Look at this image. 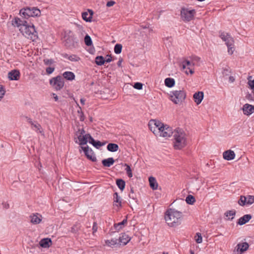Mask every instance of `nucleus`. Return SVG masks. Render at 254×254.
I'll return each mask as SVG.
<instances>
[{"label": "nucleus", "mask_w": 254, "mask_h": 254, "mask_svg": "<svg viewBox=\"0 0 254 254\" xmlns=\"http://www.w3.org/2000/svg\"><path fill=\"white\" fill-rule=\"evenodd\" d=\"M166 223L171 227H176L181 224L183 213L174 208H169L165 213Z\"/></svg>", "instance_id": "nucleus-2"}, {"label": "nucleus", "mask_w": 254, "mask_h": 254, "mask_svg": "<svg viewBox=\"0 0 254 254\" xmlns=\"http://www.w3.org/2000/svg\"><path fill=\"white\" fill-rule=\"evenodd\" d=\"M175 81L174 79L172 78H167L165 79V85L169 88H171L175 85Z\"/></svg>", "instance_id": "nucleus-32"}, {"label": "nucleus", "mask_w": 254, "mask_h": 254, "mask_svg": "<svg viewBox=\"0 0 254 254\" xmlns=\"http://www.w3.org/2000/svg\"><path fill=\"white\" fill-rule=\"evenodd\" d=\"M127 223V216L122 222L115 223L114 225L115 229L117 231H120L124 226L125 224Z\"/></svg>", "instance_id": "nucleus-29"}, {"label": "nucleus", "mask_w": 254, "mask_h": 254, "mask_svg": "<svg viewBox=\"0 0 254 254\" xmlns=\"http://www.w3.org/2000/svg\"><path fill=\"white\" fill-rule=\"evenodd\" d=\"M252 218L251 214H246L239 218V225H242L248 222Z\"/></svg>", "instance_id": "nucleus-24"}, {"label": "nucleus", "mask_w": 254, "mask_h": 254, "mask_svg": "<svg viewBox=\"0 0 254 254\" xmlns=\"http://www.w3.org/2000/svg\"><path fill=\"white\" fill-rule=\"evenodd\" d=\"M50 84L56 91L61 90L64 85V80L63 76L58 75L52 78L49 81Z\"/></svg>", "instance_id": "nucleus-5"}, {"label": "nucleus", "mask_w": 254, "mask_h": 254, "mask_svg": "<svg viewBox=\"0 0 254 254\" xmlns=\"http://www.w3.org/2000/svg\"><path fill=\"white\" fill-rule=\"evenodd\" d=\"M64 57L67 58L69 60L72 62H78L80 60V58L75 55H72L69 56H68L67 55H66Z\"/></svg>", "instance_id": "nucleus-38"}, {"label": "nucleus", "mask_w": 254, "mask_h": 254, "mask_svg": "<svg viewBox=\"0 0 254 254\" xmlns=\"http://www.w3.org/2000/svg\"><path fill=\"white\" fill-rule=\"evenodd\" d=\"M115 162V160L112 157L108 158L107 159H103L102 161V164L104 167H110Z\"/></svg>", "instance_id": "nucleus-25"}, {"label": "nucleus", "mask_w": 254, "mask_h": 254, "mask_svg": "<svg viewBox=\"0 0 254 254\" xmlns=\"http://www.w3.org/2000/svg\"><path fill=\"white\" fill-rule=\"evenodd\" d=\"M13 25L21 27L19 29L21 33L25 37L34 41L38 38V34L33 23L22 20L19 17H15L12 21Z\"/></svg>", "instance_id": "nucleus-1"}, {"label": "nucleus", "mask_w": 254, "mask_h": 254, "mask_svg": "<svg viewBox=\"0 0 254 254\" xmlns=\"http://www.w3.org/2000/svg\"><path fill=\"white\" fill-rule=\"evenodd\" d=\"M229 82L231 83L233 82L235 80V78H234L233 76H230L229 77Z\"/></svg>", "instance_id": "nucleus-64"}, {"label": "nucleus", "mask_w": 254, "mask_h": 254, "mask_svg": "<svg viewBox=\"0 0 254 254\" xmlns=\"http://www.w3.org/2000/svg\"><path fill=\"white\" fill-rule=\"evenodd\" d=\"M77 106L79 107V108L80 110V120L81 121H83L84 120L83 113L81 111V108L79 106L78 104H77ZM78 113H80V111H78Z\"/></svg>", "instance_id": "nucleus-51"}, {"label": "nucleus", "mask_w": 254, "mask_h": 254, "mask_svg": "<svg viewBox=\"0 0 254 254\" xmlns=\"http://www.w3.org/2000/svg\"><path fill=\"white\" fill-rule=\"evenodd\" d=\"M170 97L171 100L177 104L185 99L186 94L184 90H175L171 92Z\"/></svg>", "instance_id": "nucleus-6"}, {"label": "nucleus", "mask_w": 254, "mask_h": 254, "mask_svg": "<svg viewBox=\"0 0 254 254\" xmlns=\"http://www.w3.org/2000/svg\"><path fill=\"white\" fill-rule=\"evenodd\" d=\"M52 96H53V97L54 99H55V100L56 101H57L58 100V99H59V98H58V96H57V95L56 94H55V93H53V94H52Z\"/></svg>", "instance_id": "nucleus-61"}, {"label": "nucleus", "mask_w": 254, "mask_h": 254, "mask_svg": "<svg viewBox=\"0 0 254 254\" xmlns=\"http://www.w3.org/2000/svg\"><path fill=\"white\" fill-rule=\"evenodd\" d=\"M31 222L33 224H39L42 221V215L38 213H33L30 216Z\"/></svg>", "instance_id": "nucleus-18"}, {"label": "nucleus", "mask_w": 254, "mask_h": 254, "mask_svg": "<svg viewBox=\"0 0 254 254\" xmlns=\"http://www.w3.org/2000/svg\"><path fill=\"white\" fill-rule=\"evenodd\" d=\"M131 237L125 233H122L118 240L119 244L125 246L130 240Z\"/></svg>", "instance_id": "nucleus-14"}, {"label": "nucleus", "mask_w": 254, "mask_h": 254, "mask_svg": "<svg viewBox=\"0 0 254 254\" xmlns=\"http://www.w3.org/2000/svg\"><path fill=\"white\" fill-rule=\"evenodd\" d=\"M64 45L70 49L75 48L78 45V40L74 35H69L65 40Z\"/></svg>", "instance_id": "nucleus-10"}, {"label": "nucleus", "mask_w": 254, "mask_h": 254, "mask_svg": "<svg viewBox=\"0 0 254 254\" xmlns=\"http://www.w3.org/2000/svg\"><path fill=\"white\" fill-rule=\"evenodd\" d=\"M165 125H164L163 123L160 122L159 121H157L155 120H151L149 123H148V126H155L154 128H156V129L157 130V132L160 131V129L162 128L160 127H163Z\"/></svg>", "instance_id": "nucleus-19"}, {"label": "nucleus", "mask_w": 254, "mask_h": 254, "mask_svg": "<svg viewBox=\"0 0 254 254\" xmlns=\"http://www.w3.org/2000/svg\"><path fill=\"white\" fill-rule=\"evenodd\" d=\"M253 203H254V196L253 195H248V196L241 195L239 198V205L241 206L250 205Z\"/></svg>", "instance_id": "nucleus-11"}, {"label": "nucleus", "mask_w": 254, "mask_h": 254, "mask_svg": "<svg viewBox=\"0 0 254 254\" xmlns=\"http://www.w3.org/2000/svg\"><path fill=\"white\" fill-rule=\"evenodd\" d=\"M26 119H27V122L29 123L31 125V126H32L33 125H34V123H35V122H33L32 119H30V118H29L28 117H26Z\"/></svg>", "instance_id": "nucleus-58"}, {"label": "nucleus", "mask_w": 254, "mask_h": 254, "mask_svg": "<svg viewBox=\"0 0 254 254\" xmlns=\"http://www.w3.org/2000/svg\"><path fill=\"white\" fill-rule=\"evenodd\" d=\"M116 184L118 188L121 190H123L125 189L126 183L123 179H119L116 180Z\"/></svg>", "instance_id": "nucleus-34"}, {"label": "nucleus", "mask_w": 254, "mask_h": 254, "mask_svg": "<svg viewBox=\"0 0 254 254\" xmlns=\"http://www.w3.org/2000/svg\"><path fill=\"white\" fill-rule=\"evenodd\" d=\"M223 157L225 160H231L234 159L235 157V153L233 151L228 150L223 152Z\"/></svg>", "instance_id": "nucleus-21"}, {"label": "nucleus", "mask_w": 254, "mask_h": 254, "mask_svg": "<svg viewBox=\"0 0 254 254\" xmlns=\"http://www.w3.org/2000/svg\"><path fill=\"white\" fill-rule=\"evenodd\" d=\"M125 166H126V171L127 176L129 178L132 177V174L131 169L130 166L127 164H125Z\"/></svg>", "instance_id": "nucleus-44"}, {"label": "nucleus", "mask_w": 254, "mask_h": 254, "mask_svg": "<svg viewBox=\"0 0 254 254\" xmlns=\"http://www.w3.org/2000/svg\"><path fill=\"white\" fill-rule=\"evenodd\" d=\"M98 229L97 227V224L96 222H94L93 223V227H92V230H93V233L94 234L96 232H97Z\"/></svg>", "instance_id": "nucleus-55"}, {"label": "nucleus", "mask_w": 254, "mask_h": 254, "mask_svg": "<svg viewBox=\"0 0 254 254\" xmlns=\"http://www.w3.org/2000/svg\"><path fill=\"white\" fill-rule=\"evenodd\" d=\"M80 227V224L76 223L71 228V232L73 233H77L79 230Z\"/></svg>", "instance_id": "nucleus-40"}, {"label": "nucleus", "mask_w": 254, "mask_h": 254, "mask_svg": "<svg viewBox=\"0 0 254 254\" xmlns=\"http://www.w3.org/2000/svg\"><path fill=\"white\" fill-rule=\"evenodd\" d=\"M195 11L194 9L189 10L187 8H182L181 11V16L182 19L185 21L189 22L194 17Z\"/></svg>", "instance_id": "nucleus-8"}, {"label": "nucleus", "mask_w": 254, "mask_h": 254, "mask_svg": "<svg viewBox=\"0 0 254 254\" xmlns=\"http://www.w3.org/2000/svg\"><path fill=\"white\" fill-rule=\"evenodd\" d=\"M234 253V254H238V244H237L235 247Z\"/></svg>", "instance_id": "nucleus-60"}, {"label": "nucleus", "mask_w": 254, "mask_h": 254, "mask_svg": "<svg viewBox=\"0 0 254 254\" xmlns=\"http://www.w3.org/2000/svg\"><path fill=\"white\" fill-rule=\"evenodd\" d=\"M19 14L23 18L28 19L30 17L39 16L41 11L36 7H26L21 9Z\"/></svg>", "instance_id": "nucleus-4"}, {"label": "nucleus", "mask_w": 254, "mask_h": 254, "mask_svg": "<svg viewBox=\"0 0 254 254\" xmlns=\"http://www.w3.org/2000/svg\"><path fill=\"white\" fill-rule=\"evenodd\" d=\"M182 68L183 69H185L187 67V66H188V69L189 70V71H188L187 70L185 71V73L186 74H188L189 73H190L191 74H193L194 73V70L193 68H191L192 66H193L192 65V63H191V61H190L189 60H184L182 63Z\"/></svg>", "instance_id": "nucleus-13"}, {"label": "nucleus", "mask_w": 254, "mask_h": 254, "mask_svg": "<svg viewBox=\"0 0 254 254\" xmlns=\"http://www.w3.org/2000/svg\"><path fill=\"white\" fill-rule=\"evenodd\" d=\"M105 243L107 246L112 247L116 244H119L118 240L117 239H112L111 240H107L105 241Z\"/></svg>", "instance_id": "nucleus-35"}, {"label": "nucleus", "mask_w": 254, "mask_h": 254, "mask_svg": "<svg viewBox=\"0 0 254 254\" xmlns=\"http://www.w3.org/2000/svg\"><path fill=\"white\" fill-rule=\"evenodd\" d=\"M43 62H44V64L45 65H51L52 64H53L55 62L54 60H53V59H44Z\"/></svg>", "instance_id": "nucleus-47"}, {"label": "nucleus", "mask_w": 254, "mask_h": 254, "mask_svg": "<svg viewBox=\"0 0 254 254\" xmlns=\"http://www.w3.org/2000/svg\"><path fill=\"white\" fill-rule=\"evenodd\" d=\"M20 76V72L17 69L12 70L8 73V78L10 80H18Z\"/></svg>", "instance_id": "nucleus-15"}, {"label": "nucleus", "mask_w": 254, "mask_h": 254, "mask_svg": "<svg viewBox=\"0 0 254 254\" xmlns=\"http://www.w3.org/2000/svg\"><path fill=\"white\" fill-rule=\"evenodd\" d=\"M148 127H149V128L150 129V130L151 131H152L153 133L154 134H155L156 135H157V130L156 129V128H154L155 126H152V127L151 126H148Z\"/></svg>", "instance_id": "nucleus-52"}, {"label": "nucleus", "mask_w": 254, "mask_h": 254, "mask_svg": "<svg viewBox=\"0 0 254 254\" xmlns=\"http://www.w3.org/2000/svg\"><path fill=\"white\" fill-rule=\"evenodd\" d=\"M129 197L133 200L136 199V196L134 192H130L129 194Z\"/></svg>", "instance_id": "nucleus-56"}, {"label": "nucleus", "mask_w": 254, "mask_h": 254, "mask_svg": "<svg viewBox=\"0 0 254 254\" xmlns=\"http://www.w3.org/2000/svg\"><path fill=\"white\" fill-rule=\"evenodd\" d=\"M242 110L245 115L249 116L254 112V106L246 104L243 106Z\"/></svg>", "instance_id": "nucleus-16"}, {"label": "nucleus", "mask_w": 254, "mask_h": 254, "mask_svg": "<svg viewBox=\"0 0 254 254\" xmlns=\"http://www.w3.org/2000/svg\"><path fill=\"white\" fill-rule=\"evenodd\" d=\"M95 62L98 65H102L105 63V59L103 56H99L95 58Z\"/></svg>", "instance_id": "nucleus-33"}, {"label": "nucleus", "mask_w": 254, "mask_h": 254, "mask_svg": "<svg viewBox=\"0 0 254 254\" xmlns=\"http://www.w3.org/2000/svg\"><path fill=\"white\" fill-rule=\"evenodd\" d=\"M119 148V145L114 143H110L107 146V150L110 152H116L118 150Z\"/></svg>", "instance_id": "nucleus-28"}, {"label": "nucleus", "mask_w": 254, "mask_h": 254, "mask_svg": "<svg viewBox=\"0 0 254 254\" xmlns=\"http://www.w3.org/2000/svg\"><path fill=\"white\" fill-rule=\"evenodd\" d=\"M32 128H34L35 129H36V130H40V129L41 128V127L39 124H38L36 122H35L34 125L32 126Z\"/></svg>", "instance_id": "nucleus-49"}, {"label": "nucleus", "mask_w": 254, "mask_h": 254, "mask_svg": "<svg viewBox=\"0 0 254 254\" xmlns=\"http://www.w3.org/2000/svg\"><path fill=\"white\" fill-rule=\"evenodd\" d=\"M174 147L176 149H181L187 144L186 134L183 129L178 128L174 130Z\"/></svg>", "instance_id": "nucleus-3"}, {"label": "nucleus", "mask_w": 254, "mask_h": 254, "mask_svg": "<svg viewBox=\"0 0 254 254\" xmlns=\"http://www.w3.org/2000/svg\"><path fill=\"white\" fill-rule=\"evenodd\" d=\"M83 136H85V137H86V139H87V140H88H88H90V138L91 137H92L89 133L86 134H85V135H83Z\"/></svg>", "instance_id": "nucleus-62"}, {"label": "nucleus", "mask_w": 254, "mask_h": 254, "mask_svg": "<svg viewBox=\"0 0 254 254\" xmlns=\"http://www.w3.org/2000/svg\"><path fill=\"white\" fill-rule=\"evenodd\" d=\"M113 199L114 206H117L118 208H121L122 207L121 198L117 192L114 193Z\"/></svg>", "instance_id": "nucleus-23"}, {"label": "nucleus", "mask_w": 254, "mask_h": 254, "mask_svg": "<svg viewBox=\"0 0 254 254\" xmlns=\"http://www.w3.org/2000/svg\"><path fill=\"white\" fill-rule=\"evenodd\" d=\"M204 94L202 91L195 92L193 96L194 102L197 105H199L201 102L203 98Z\"/></svg>", "instance_id": "nucleus-22"}, {"label": "nucleus", "mask_w": 254, "mask_h": 254, "mask_svg": "<svg viewBox=\"0 0 254 254\" xmlns=\"http://www.w3.org/2000/svg\"><path fill=\"white\" fill-rule=\"evenodd\" d=\"M93 13L94 12L92 10L88 9L87 11L82 13V17L85 21L91 22Z\"/></svg>", "instance_id": "nucleus-17"}, {"label": "nucleus", "mask_w": 254, "mask_h": 254, "mask_svg": "<svg viewBox=\"0 0 254 254\" xmlns=\"http://www.w3.org/2000/svg\"><path fill=\"white\" fill-rule=\"evenodd\" d=\"M63 77L68 80H72L75 78L74 74L71 71H65L63 74Z\"/></svg>", "instance_id": "nucleus-26"}, {"label": "nucleus", "mask_w": 254, "mask_h": 254, "mask_svg": "<svg viewBox=\"0 0 254 254\" xmlns=\"http://www.w3.org/2000/svg\"><path fill=\"white\" fill-rule=\"evenodd\" d=\"M81 148L83 150L85 156L89 160L92 162H96L97 161L96 157L95 156L94 152L92 149L89 148L88 146L81 147Z\"/></svg>", "instance_id": "nucleus-12"}, {"label": "nucleus", "mask_w": 254, "mask_h": 254, "mask_svg": "<svg viewBox=\"0 0 254 254\" xmlns=\"http://www.w3.org/2000/svg\"><path fill=\"white\" fill-rule=\"evenodd\" d=\"M77 138L79 140V144L80 145H83L86 144L87 142L88 141V140L86 139V137H85L83 135H78Z\"/></svg>", "instance_id": "nucleus-36"}, {"label": "nucleus", "mask_w": 254, "mask_h": 254, "mask_svg": "<svg viewBox=\"0 0 254 254\" xmlns=\"http://www.w3.org/2000/svg\"><path fill=\"white\" fill-rule=\"evenodd\" d=\"M236 214V211L235 210H229L225 212V215L228 218V219H232Z\"/></svg>", "instance_id": "nucleus-37"}, {"label": "nucleus", "mask_w": 254, "mask_h": 254, "mask_svg": "<svg viewBox=\"0 0 254 254\" xmlns=\"http://www.w3.org/2000/svg\"><path fill=\"white\" fill-rule=\"evenodd\" d=\"M248 84L251 89H254V79L253 80L249 79Z\"/></svg>", "instance_id": "nucleus-53"}, {"label": "nucleus", "mask_w": 254, "mask_h": 254, "mask_svg": "<svg viewBox=\"0 0 254 254\" xmlns=\"http://www.w3.org/2000/svg\"><path fill=\"white\" fill-rule=\"evenodd\" d=\"M115 3V2L114 1L110 0V1H109L107 2V3L106 4V6L107 7H111V6L114 5Z\"/></svg>", "instance_id": "nucleus-57"}, {"label": "nucleus", "mask_w": 254, "mask_h": 254, "mask_svg": "<svg viewBox=\"0 0 254 254\" xmlns=\"http://www.w3.org/2000/svg\"><path fill=\"white\" fill-rule=\"evenodd\" d=\"M249 248V245L247 242H242L239 243V254L246 252Z\"/></svg>", "instance_id": "nucleus-30"}, {"label": "nucleus", "mask_w": 254, "mask_h": 254, "mask_svg": "<svg viewBox=\"0 0 254 254\" xmlns=\"http://www.w3.org/2000/svg\"><path fill=\"white\" fill-rule=\"evenodd\" d=\"M107 57H108V58L105 60V62H106V63L111 62L112 60V57L111 56H109V55H107Z\"/></svg>", "instance_id": "nucleus-59"}, {"label": "nucleus", "mask_w": 254, "mask_h": 254, "mask_svg": "<svg viewBox=\"0 0 254 254\" xmlns=\"http://www.w3.org/2000/svg\"><path fill=\"white\" fill-rule=\"evenodd\" d=\"M161 128V127H160ZM174 130L173 131L172 127H169L167 125H165L160 131H158L157 135L164 137H168L171 135H173Z\"/></svg>", "instance_id": "nucleus-9"}, {"label": "nucleus", "mask_w": 254, "mask_h": 254, "mask_svg": "<svg viewBox=\"0 0 254 254\" xmlns=\"http://www.w3.org/2000/svg\"><path fill=\"white\" fill-rule=\"evenodd\" d=\"M85 131L83 128L78 129V130L76 132V135L77 136L78 135H84L83 134L85 133Z\"/></svg>", "instance_id": "nucleus-54"}, {"label": "nucleus", "mask_w": 254, "mask_h": 254, "mask_svg": "<svg viewBox=\"0 0 254 254\" xmlns=\"http://www.w3.org/2000/svg\"><path fill=\"white\" fill-rule=\"evenodd\" d=\"M39 245L42 248H49L52 245V241L50 238H44L40 241Z\"/></svg>", "instance_id": "nucleus-20"}, {"label": "nucleus", "mask_w": 254, "mask_h": 254, "mask_svg": "<svg viewBox=\"0 0 254 254\" xmlns=\"http://www.w3.org/2000/svg\"><path fill=\"white\" fill-rule=\"evenodd\" d=\"M122 50V45L120 44H117L115 46L114 52L117 54H119L121 53Z\"/></svg>", "instance_id": "nucleus-42"}, {"label": "nucleus", "mask_w": 254, "mask_h": 254, "mask_svg": "<svg viewBox=\"0 0 254 254\" xmlns=\"http://www.w3.org/2000/svg\"><path fill=\"white\" fill-rule=\"evenodd\" d=\"M55 70L54 67H48L46 68V71L48 74H50L52 73Z\"/></svg>", "instance_id": "nucleus-50"}, {"label": "nucleus", "mask_w": 254, "mask_h": 254, "mask_svg": "<svg viewBox=\"0 0 254 254\" xmlns=\"http://www.w3.org/2000/svg\"><path fill=\"white\" fill-rule=\"evenodd\" d=\"M149 185L150 187L153 190H157L158 188V184L155 178L150 177L149 178Z\"/></svg>", "instance_id": "nucleus-31"}, {"label": "nucleus", "mask_w": 254, "mask_h": 254, "mask_svg": "<svg viewBox=\"0 0 254 254\" xmlns=\"http://www.w3.org/2000/svg\"><path fill=\"white\" fill-rule=\"evenodd\" d=\"M143 84L140 82H136L133 85V87L136 89L140 90L142 89Z\"/></svg>", "instance_id": "nucleus-48"}, {"label": "nucleus", "mask_w": 254, "mask_h": 254, "mask_svg": "<svg viewBox=\"0 0 254 254\" xmlns=\"http://www.w3.org/2000/svg\"><path fill=\"white\" fill-rule=\"evenodd\" d=\"M190 58L191 61V63H192V66H194L195 64H196V63L199 62L200 61V58H199V57H198L197 56H192Z\"/></svg>", "instance_id": "nucleus-43"}, {"label": "nucleus", "mask_w": 254, "mask_h": 254, "mask_svg": "<svg viewBox=\"0 0 254 254\" xmlns=\"http://www.w3.org/2000/svg\"><path fill=\"white\" fill-rule=\"evenodd\" d=\"M84 42L86 46H90L92 44V41L91 37L88 35H86L84 37Z\"/></svg>", "instance_id": "nucleus-41"}, {"label": "nucleus", "mask_w": 254, "mask_h": 254, "mask_svg": "<svg viewBox=\"0 0 254 254\" xmlns=\"http://www.w3.org/2000/svg\"><path fill=\"white\" fill-rule=\"evenodd\" d=\"M220 38L225 42L226 44L228 47V52L229 54L232 55L233 53V45L234 40L233 38L227 33L224 32H220Z\"/></svg>", "instance_id": "nucleus-7"}, {"label": "nucleus", "mask_w": 254, "mask_h": 254, "mask_svg": "<svg viewBox=\"0 0 254 254\" xmlns=\"http://www.w3.org/2000/svg\"><path fill=\"white\" fill-rule=\"evenodd\" d=\"M186 202L189 204H192L195 202V199L192 195H188L186 198Z\"/></svg>", "instance_id": "nucleus-39"}, {"label": "nucleus", "mask_w": 254, "mask_h": 254, "mask_svg": "<svg viewBox=\"0 0 254 254\" xmlns=\"http://www.w3.org/2000/svg\"><path fill=\"white\" fill-rule=\"evenodd\" d=\"M195 240L197 244L202 243V238L200 233H197L195 236Z\"/></svg>", "instance_id": "nucleus-45"}, {"label": "nucleus", "mask_w": 254, "mask_h": 254, "mask_svg": "<svg viewBox=\"0 0 254 254\" xmlns=\"http://www.w3.org/2000/svg\"><path fill=\"white\" fill-rule=\"evenodd\" d=\"M2 204L3 205V207L6 209H7L9 207V205L8 203H3Z\"/></svg>", "instance_id": "nucleus-63"}, {"label": "nucleus", "mask_w": 254, "mask_h": 254, "mask_svg": "<svg viewBox=\"0 0 254 254\" xmlns=\"http://www.w3.org/2000/svg\"><path fill=\"white\" fill-rule=\"evenodd\" d=\"M88 142L97 149H99L104 144L99 140H95L93 137H91L90 140H88Z\"/></svg>", "instance_id": "nucleus-27"}, {"label": "nucleus", "mask_w": 254, "mask_h": 254, "mask_svg": "<svg viewBox=\"0 0 254 254\" xmlns=\"http://www.w3.org/2000/svg\"><path fill=\"white\" fill-rule=\"evenodd\" d=\"M5 93V89L4 87L0 84V101L3 97L4 94Z\"/></svg>", "instance_id": "nucleus-46"}]
</instances>
